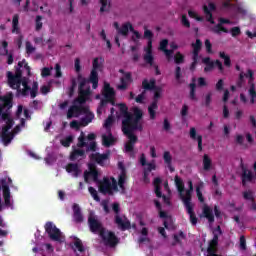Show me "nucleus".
I'll list each match as a JSON object with an SVG mask.
<instances>
[{"instance_id":"1","label":"nucleus","mask_w":256,"mask_h":256,"mask_svg":"<svg viewBox=\"0 0 256 256\" xmlns=\"http://www.w3.org/2000/svg\"><path fill=\"white\" fill-rule=\"evenodd\" d=\"M0 101L3 102V104H0V119L6 122V124L2 126V139L6 143H10V141L13 139V134H7V131H9V129H13L15 121L11 117V112H9V110L5 111V109H7V107L8 109H11V107H13V104L11 102V98H9L8 96L0 95Z\"/></svg>"},{"instance_id":"2","label":"nucleus","mask_w":256,"mask_h":256,"mask_svg":"<svg viewBox=\"0 0 256 256\" xmlns=\"http://www.w3.org/2000/svg\"><path fill=\"white\" fill-rule=\"evenodd\" d=\"M119 111L124 117L122 120V126L133 123L135 119H138L137 121H143V110H141L139 107H133L131 113L129 112V107H127V104L121 103L119 104Z\"/></svg>"},{"instance_id":"3","label":"nucleus","mask_w":256,"mask_h":256,"mask_svg":"<svg viewBox=\"0 0 256 256\" xmlns=\"http://www.w3.org/2000/svg\"><path fill=\"white\" fill-rule=\"evenodd\" d=\"M78 81H79V86H78V97L74 100L75 105H85L87 101H89V96L91 95V87H88L85 89V86L89 82V79L83 77V75L78 74Z\"/></svg>"},{"instance_id":"4","label":"nucleus","mask_w":256,"mask_h":256,"mask_svg":"<svg viewBox=\"0 0 256 256\" xmlns=\"http://www.w3.org/2000/svg\"><path fill=\"white\" fill-rule=\"evenodd\" d=\"M176 189L178 191V195L183 203H189L193 197V181H188V189L185 193V184L183 183V179L178 175L174 178ZM185 193V194H184Z\"/></svg>"},{"instance_id":"5","label":"nucleus","mask_w":256,"mask_h":256,"mask_svg":"<svg viewBox=\"0 0 256 256\" xmlns=\"http://www.w3.org/2000/svg\"><path fill=\"white\" fill-rule=\"evenodd\" d=\"M103 63L105 60L102 57H96L92 62V70L88 77V82L92 84L93 89L99 87V73L97 71H103Z\"/></svg>"},{"instance_id":"6","label":"nucleus","mask_w":256,"mask_h":256,"mask_svg":"<svg viewBox=\"0 0 256 256\" xmlns=\"http://www.w3.org/2000/svg\"><path fill=\"white\" fill-rule=\"evenodd\" d=\"M133 131H143L142 120L138 121V118H136L132 123L122 126V133L128 137V143L135 145V143L138 141V138L135 134H133Z\"/></svg>"},{"instance_id":"7","label":"nucleus","mask_w":256,"mask_h":256,"mask_svg":"<svg viewBox=\"0 0 256 256\" xmlns=\"http://www.w3.org/2000/svg\"><path fill=\"white\" fill-rule=\"evenodd\" d=\"M98 191L102 193V195H114L118 193L119 187H117V179H115V177H111L110 179L104 177L99 182Z\"/></svg>"},{"instance_id":"8","label":"nucleus","mask_w":256,"mask_h":256,"mask_svg":"<svg viewBox=\"0 0 256 256\" xmlns=\"http://www.w3.org/2000/svg\"><path fill=\"white\" fill-rule=\"evenodd\" d=\"M21 85L24 87L23 89L20 88V91L18 93H21L22 97H27L29 95L30 91V97L31 99H35L39 93V83L37 81H34L31 86H29V79L27 77L21 78Z\"/></svg>"},{"instance_id":"9","label":"nucleus","mask_w":256,"mask_h":256,"mask_svg":"<svg viewBox=\"0 0 256 256\" xmlns=\"http://www.w3.org/2000/svg\"><path fill=\"white\" fill-rule=\"evenodd\" d=\"M112 211L116 213L114 222L118 226V229H120V231H129V229H131V221L127 218L123 220V218L119 216V211H121L119 203L112 204Z\"/></svg>"},{"instance_id":"10","label":"nucleus","mask_w":256,"mask_h":256,"mask_svg":"<svg viewBox=\"0 0 256 256\" xmlns=\"http://www.w3.org/2000/svg\"><path fill=\"white\" fill-rule=\"evenodd\" d=\"M44 229L51 241H58L59 243H61V230L57 228V226L53 224V222H46L44 225Z\"/></svg>"},{"instance_id":"11","label":"nucleus","mask_w":256,"mask_h":256,"mask_svg":"<svg viewBox=\"0 0 256 256\" xmlns=\"http://www.w3.org/2000/svg\"><path fill=\"white\" fill-rule=\"evenodd\" d=\"M102 95L104 99H102V105H107L111 103L115 105V89L111 87V84L105 82L102 90Z\"/></svg>"},{"instance_id":"12","label":"nucleus","mask_w":256,"mask_h":256,"mask_svg":"<svg viewBox=\"0 0 256 256\" xmlns=\"http://www.w3.org/2000/svg\"><path fill=\"white\" fill-rule=\"evenodd\" d=\"M88 226L91 233H99V235H103V232L105 231L103 224L93 213H90L88 216Z\"/></svg>"},{"instance_id":"13","label":"nucleus","mask_w":256,"mask_h":256,"mask_svg":"<svg viewBox=\"0 0 256 256\" xmlns=\"http://www.w3.org/2000/svg\"><path fill=\"white\" fill-rule=\"evenodd\" d=\"M193 52H192V63L190 65V71H195L197 69V65L199 63V53L201 51V47H203V42L200 39H196V43L192 44Z\"/></svg>"},{"instance_id":"14","label":"nucleus","mask_w":256,"mask_h":256,"mask_svg":"<svg viewBox=\"0 0 256 256\" xmlns=\"http://www.w3.org/2000/svg\"><path fill=\"white\" fill-rule=\"evenodd\" d=\"M102 241L109 247H116L119 244V238L116 237L115 232L105 233V230L100 234Z\"/></svg>"},{"instance_id":"15","label":"nucleus","mask_w":256,"mask_h":256,"mask_svg":"<svg viewBox=\"0 0 256 256\" xmlns=\"http://www.w3.org/2000/svg\"><path fill=\"white\" fill-rule=\"evenodd\" d=\"M88 169L89 171L84 172L85 183H89V177H92L93 181L97 183V181H99V171L97 170L95 163H89Z\"/></svg>"},{"instance_id":"16","label":"nucleus","mask_w":256,"mask_h":256,"mask_svg":"<svg viewBox=\"0 0 256 256\" xmlns=\"http://www.w3.org/2000/svg\"><path fill=\"white\" fill-rule=\"evenodd\" d=\"M109 157H111V151L109 150L104 154L97 152L90 155L91 161H95L100 167H105V162L109 161Z\"/></svg>"},{"instance_id":"17","label":"nucleus","mask_w":256,"mask_h":256,"mask_svg":"<svg viewBox=\"0 0 256 256\" xmlns=\"http://www.w3.org/2000/svg\"><path fill=\"white\" fill-rule=\"evenodd\" d=\"M7 78L9 87H11V89H16L19 93V91H21V79L14 76L11 71L7 72Z\"/></svg>"},{"instance_id":"18","label":"nucleus","mask_w":256,"mask_h":256,"mask_svg":"<svg viewBox=\"0 0 256 256\" xmlns=\"http://www.w3.org/2000/svg\"><path fill=\"white\" fill-rule=\"evenodd\" d=\"M145 63H147L150 66H153V61H155V58L153 57V41H148V46L145 48V54L143 57Z\"/></svg>"},{"instance_id":"19","label":"nucleus","mask_w":256,"mask_h":256,"mask_svg":"<svg viewBox=\"0 0 256 256\" xmlns=\"http://www.w3.org/2000/svg\"><path fill=\"white\" fill-rule=\"evenodd\" d=\"M120 82L121 84L117 86V89H119V91H125L127 87H129V83L133 82L131 72H126L124 77L120 78Z\"/></svg>"},{"instance_id":"20","label":"nucleus","mask_w":256,"mask_h":256,"mask_svg":"<svg viewBox=\"0 0 256 256\" xmlns=\"http://www.w3.org/2000/svg\"><path fill=\"white\" fill-rule=\"evenodd\" d=\"M189 135L192 141H197L198 151H203V136L197 135V129H195V127L190 128Z\"/></svg>"},{"instance_id":"21","label":"nucleus","mask_w":256,"mask_h":256,"mask_svg":"<svg viewBox=\"0 0 256 256\" xmlns=\"http://www.w3.org/2000/svg\"><path fill=\"white\" fill-rule=\"evenodd\" d=\"M183 203L190 217V223H192V225H197L198 219H197V216L195 215V211L193 210V204L191 202H183Z\"/></svg>"},{"instance_id":"22","label":"nucleus","mask_w":256,"mask_h":256,"mask_svg":"<svg viewBox=\"0 0 256 256\" xmlns=\"http://www.w3.org/2000/svg\"><path fill=\"white\" fill-rule=\"evenodd\" d=\"M157 87V80H155V78L150 79V81L147 79L142 81V88L145 93H147V91H155Z\"/></svg>"},{"instance_id":"23","label":"nucleus","mask_w":256,"mask_h":256,"mask_svg":"<svg viewBox=\"0 0 256 256\" xmlns=\"http://www.w3.org/2000/svg\"><path fill=\"white\" fill-rule=\"evenodd\" d=\"M241 179H242V185L245 187L247 183H251V181H253V172L248 170L246 167L242 166Z\"/></svg>"},{"instance_id":"24","label":"nucleus","mask_w":256,"mask_h":256,"mask_svg":"<svg viewBox=\"0 0 256 256\" xmlns=\"http://www.w3.org/2000/svg\"><path fill=\"white\" fill-rule=\"evenodd\" d=\"M202 213L205 219H207L209 223H215V215L213 214V209H211L209 205L207 204L203 205Z\"/></svg>"},{"instance_id":"25","label":"nucleus","mask_w":256,"mask_h":256,"mask_svg":"<svg viewBox=\"0 0 256 256\" xmlns=\"http://www.w3.org/2000/svg\"><path fill=\"white\" fill-rule=\"evenodd\" d=\"M163 159L170 173H175V167H173V156H171V152L165 151L163 153Z\"/></svg>"},{"instance_id":"26","label":"nucleus","mask_w":256,"mask_h":256,"mask_svg":"<svg viewBox=\"0 0 256 256\" xmlns=\"http://www.w3.org/2000/svg\"><path fill=\"white\" fill-rule=\"evenodd\" d=\"M67 173H71L74 177H79L81 175V168H79V164L77 163H68L66 165Z\"/></svg>"},{"instance_id":"27","label":"nucleus","mask_w":256,"mask_h":256,"mask_svg":"<svg viewBox=\"0 0 256 256\" xmlns=\"http://www.w3.org/2000/svg\"><path fill=\"white\" fill-rule=\"evenodd\" d=\"M11 129H8L7 130V135L9 134H12L13 137L12 139L10 140V142H7L5 140H3V130L0 132V138L2 139V143L5 147H7L8 145H10V143L13 141V139H15V135H17V133H19L21 131V126L20 125H17L14 127L13 131L9 132Z\"/></svg>"},{"instance_id":"28","label":"nucleus","mask_w":256,"mask_h":256,"mask_svg":"<svg viewBox=\"0 0 256 256\" xmlns=\"http://www.w3.org/2000/svg\"><path fill=\"white\" fill-rule=\"evenodd\" d=\"M86 155H85V150L83 149H74L71 153H70V161H77V159L81 158V159H85Z\"/></svg>"},{"instance_id":"29","label":"nucleus","mask_w":256,"mask_h":256,"mask_svg":"<svg viewBox=\"0 0 256 256\" xmlns=\"http://www.w3.org/2000/svg\"><path fill=\"white\" fill-rule=\"evenodd\" d=\"M108 135L102 136V143L104 147H111L113 143H115V137H113V134L111 133V130L107 131Z\"/></svg>"},{"instance_id":"30","label":"nucleus","mask_w":256,"mask_h":256,"mask_svg":"<svg viewBox=\"0 0 256 256\" xmlns=\"http://www.w3.org/2000/svg\"><path fill=\"white\" fill-rule=\"evenodd\" d=\"M129 31H133V24L130 22H126L118 30V33H119V35H122L123 37H127V35H129Z\"/></svg>"},{"instance_id":"31","label":"nucleus","mask_w":256,"mask_h":256,"mask_svg":"<svg viewBox=\"0 0 256 256\" xmlns=\"http://www.w3.org/2000/svg\"><path fill=\"white\" fill-rule=\"evenodd\" d=\"M73 211H74V221L76 223H83V214L81 213V208L78 204L73 205Z\"/></svg>"},{"instance_id":"32","label":"nucleus","mask_w":256,"mask_h":256,"mask_svg":"<svg viewBox=\"0 0 256 256\" xmlns=\"http://www.w3.org/2000/svg\"><path fill=\"white\" fill-rule=\"evenodd\" d=\"M202 63L206 65L204 67V72L209 73L212 69H215V62L211 61L210 57H205L202 59Z\"/></svg>"},{"instance_id":"33","label":"nucleus","mask_w":256,"mask_h":256,"mask_svg":"<svg viewBox=\"0 0 256 256\" xmlns=\"http://www.w3.org/2000/svg\"><path fill=\"white\" fill-rule=\"evenodd\" d=\"M202 163L204 171H211V167H213V160H211V157H209L207 154H204Z\"/></svg>"},{"instance_id":"34","label":"nucleus","mask_w":256,"mask_h":256,"mask_svg":"<svg viewBox=\"0 0 256 256\" xmlns=\"http://www.w3.org/2000/svg\"><path fill=\"white\" fill-rule=\"evenodd\" d=\"M12 33L19 35L21 33L19 28V14H15L12 18Z\"/></svg>"},{"instance_id":"35","label":"nucleus","mask_w":256,"mask_h":256,"mask_svg":"<svg viewBox=\"0 0 256 256\" xmlns=\"http://www.w3.org/2000/svg\"><path fill=\"white\" fill-rule=\"evenodd\" d=\"M254 75H255V72H253V70H251V69H248L247 73L244 74V77H246L248 79L249 88L255 87V76Z\"/></svg>"},{"instance_id":"36","label":"nucleus","mask_w":256,"mask_h":256,"mask_svg":"<svg viewBox=\"0 0 256 256\" xmlns=\"http://www.w3.org/2000/svg\"><path fill=\"white\" fill-rule=\"evenodd\" d=\"M157 109H159V106L155 103H151V105L148 106V113L152 121L157 117Z\"/></svg>"},{"instance_id":"37","label":"nucleus","mask_w":256,"mask_h":256,"mask_svg":"<svg viewBox=\"0 0 256 256\" xmlns=\"http://www.w3.org/2000/svg\"><path fill=\"white\" fill-rule=\"evenodd\" d=\"M74 107H79V105L75 104L70 106L67 112V119H73V117H79V110L74 109Z\"/></svg>"},{"instance_id":"38","label":"nucleus","mask_w":256,"mask_h":256,"mask_svg":"<svg viewBox=\"0 0 256 256\" xmlns=\"http://www.w3.org/2000/svg\"><path fill=\"white\" fill-rule=\"evenodd\" d=\"M203 11L206 15V20L208 23H211V25H215V20H213V13H211V10H209V7L207 5L203 6Z\"/></svg>"},{"instance_id":"39","label":"nucleus","mask_w":256,"mask_h":256,"mask_svg":"<svg viewBox=\"0 0 256 256\" xmlns=\"http://www.w3.org/2000/svg\"><path fill=\"white\" fill-rule=\"evenodd\" d=\"M163 92V88H161V86H158L155 90H154V96H153V101L152 103H155V105H157L159 103V99H161V93Z\"/></svg>"},{"instance_id":"40","label":"nucleus","mask_w":256,"mask_h":256,"mask_svg":"<svg viewBox=\"0 0 256 256\" xmlns=\"http://www.w3.org/2000/svg\"><path fill=\"white\" fill-rule=\"evenodd\" d=\"M95 118V115L93 113L87 114L84 118L81 119V126L87 127L91 121Z\"/></svg>"},{"instance_id":"41","label":"nucleus","mask_w":256,"mask_h":256,"mask_svg":"<svg viewBox=\"0 0 256 256\" xmlns=\"http://www.w3.org/2000/svg\"><path fill=\"white\" fill-rule=\"evenodd\" d=\"M219 57L224 60L225 67H231V57L229 55L225 52H219Z\"/></svg>"},{"instance_id":"42","label":"nucleus","mask_w":256,"mask_h":256,"mask_svg":"<svg viewBox=\"0 0 256 256\" xmlns=\"http://www.w3.org/2000/svg\"><path fill=\"white\" fill-rule=\"evenodd\" d=\"M219 245V235L214 233L213 239L209 242L208 249H217Z\"/></svg>"},{"instance_id":"43","label":"nucleus","mask_w":256,"mask_h":256,"mask_svg":"<svg viewBox=\"0 0 256 256\" xmlns=\"http://www.w3.org/2000/svg\"><path fill=\"white\" fill-rule=\"evenodd\" d=\"M190 87V99L192 101H197V96L195 94V91L197 89V84H195V82H192L189 84Z\"/></svg>"},{"instance_id":"44","label":"nucleus","mask_w":256,"mask_h":256,"mask_svg":"<svg viewBox=\"0 0 256 256\" xmlns=\"http://www.w3.org/2000/svg\"><path fill=\"white\" fill-rule=\"evenodd\" d=\"M77 147L83 149V147H87V139L85 138V134L81 132V135L78 138Z\"/></svg>"},{"instance_id":"45","label":"nucleus","mask_w":256,"mask_h":256,"mask_svg":"<svg viewBox=\"0 0 256 256\" xmlns=\"http://www.w3.org/2000/svg\"><path fill=\"white\" fill-rule=\"evenodd\" d=\"M174 62L176 65H181L182 63H185V56L181 54V52H176L174 55Z\"/></svg>"},{"instance_id":"46","label":"nucleus","mask_w":256,"mask_h":256,"mask_svg":"<svg viewBox=\"0 0 256 256\" xmlns=\"http://www.w3.org/2000/svg\"><path fill=\"white\" fill-rule=\"evenodd\" d=\"M114 121L115 118L113 117V115L107 117V119L104 122V127L107 131H111V126L113 125Z\"/></svg>"},{"instance_id":"47","label":"nucleus","mask_w":256,"mask_h":256,"mask_svg":"<svg viewBox=\"0 0 256 256\" xmlns=\"http://www.w3.org/2000/svg\"><path fill=\"white\" fill-rule=\"evenodd\" d=\"M74 247H76L80 253H85V246H83L81 239L77 237H75Z\"/></svg>"},{"instance_id":"48","label":"nucleus","mask_w":256,"mask_h":256,"mask_svg":"<svg viewBox=\"0 0 256 256\" xmlns=\"http://www.w3.org/2000/svg\"><path fill=\"white\" fill-rule=\"evenodd\" d=\"M201 187H203V182H201L200 185L196 187V195L200 203H205V198L203 197V192H201Z\"/></svg>"},{"instance_id":"49","label":"nucleus","mask_w":256,"mask_h":256,"mask_svg":"<svg viewBox=\"0 0 256 256\" xmlns=\"http://www.w3.org/2000/svg\"><path fill=\"white\" fill-rule=\"evenodd\" d=\"M18 67L24 68L25 71H27L28 76L31 75V67L29 66V64L27 63V61L25 59L18 62Z\"/></svg>"},{"instance_id":"50","label":"nucleus","mask_w":256,"mask_h":256,"mask_svg":"<svg viewBox=\"0 0 256 256\" xmlns=\"http://www.w3.org/2000/svg\"><path fill=\"white\" fill-rule=\"evenodd\" d=\"M243 198L246 201H251V203H253L255 201V196L253 195V191H251V190L244 191L243 192Z\"/></svg>"},{"instance_id":"51","label":"nucleus","mask_w":256,"mask_h":256,"mask_svg":"<svg viewBox=\"0 0 256 256\" xmlns=\"http://www.w3.org/2000/svg\"><path fill=\"white\" fill-rule=\"evenodd\" d=\"M100 1V13H105V11H109L111 9V4L107 3V0H99Z\"/></svg>"},{"instance_id":"52","label":"nucleus","mask_w":256,"mask_h":256,"mask_svg":"<svg viewBox=\"0 0 256 256\" xmlns=\"http://www.w3.org/2000/svg\"><path fill=\"white\" fill-rule=\"evenodd\" d=\"M60 143L63 147H71V144L73 143V136H67L61 140Z\"/></svg>"},{"instance_id":"53","label":"nucleus","mask_w":256,"mask_h":256,"mask_svg":"<svg viewBox=\"0 0 256 256\" xmlns=\"http://www.w3.org/2000/svg\"><path fill=\"white\" fill-rule=\"evenodd\" d=\"M88 191H89L90 195H92L94 201H101V198L99 197V194L97 193V190L95 188H93V186H90L88 188Z\"/></svg>"},{"instance_id":"54","label":"nucleus","mask_w":256,"mask_h":256,"mask_svg":"<svg viewBox=\"0 0 256 256\" xmlns=\"http://www.w3.org/2000/svg\"><path fill=\"white\" fill-rule=\"evenodd\" d=\"M74 109L78 110V115H87L89 113V107L82 106V104L74 107Z\"/></svg>"},{"instance_id":"55","label":"nucleus","mask_w":256,"mask_h":256,"mask_svg":"<svg viewBox=\"0 0 256 256\" xmlns=\"http://www.w3.org/2000/svg\"><path fill=\"white\" fill-rule=\"evenodd\" d=\"M43 19L42 16H36V20H35V23H36V27H35V30L36 31H41V29H43V22H41Z\"/></svg>"},{"instance_id":"56","label":"nucleus","mask_w":256,"mask_h":256,"mask_svg":"<svg viewBox=\"0 0 256 256\" xmlns=\"http://www.w3.org/2000/svg\"><path fill=\"white\" fill-rule=\"evenodd\" d=\"M224 87H225V81L223 79H219L215 85L216 91L221 93V91H223Z\"/></svg>"},{"instance_id":"57","label":"nucleus","mask_w":256,"mask_h":256,"mask_svg":"<svg viewBox=\"0 0 256 256\" xmlns=\"http://www.w3.org/2000/svg\"><path fill=\"white\" fill-rule=\"evenodd\" d=\"M248 93L251 97L250 103L253 105V103H255V99H256L255 87H250L249 90H248Z\"/></svg>"},{"instance_id":"58","label":"nucleus","mask_w":256,"mask_h":256,"mask_svg":"<svg viewBox=\"0 0 256 256\" xmlns=\"http://www.w3.org/2000/svg\"><path fill=\"white\" fill-rule=\"evenodd\" d=\"M214 67H217L218 68V71L220 73H225V68L223 67V62L220 61V60H216L214 61Z\"/></svg>"},{"instance_id":"59","label":"nucleus","mask_w":256,"mask_h":256,"mask_svg":"<svg viewBox=\"0 0 256 256\" xmlns=\"http://www.w3.org/2000/svg\"><path fill=\"white\" fill-rule=\"evenodd\" d=\"M26 53L28 55H31V53H35V46L31 44V42L27 41L26 42Z\"/></svg>"},{"instance_id":"60","label":"nucleus","mask_w":256,"mask_h":256,"mask_svg":"<svg viewBox=\"0 0 256 256\" xmlns=\"http://www.w3.org/2000/svg\"><path fill=\"white\" fill-rule=\"evenodd\" d=\"M230 33L232 37H239L241 35V28L238 26L231 28Z\"/></svg>"},{"instance_id":"61","label":"nucleus","mask_w":256,"mask_h":256,"mask_svg":"<svg viewBox=\"0 0 256 256\" xmlns=\"http://www.w3.org/2000/svg\"><path fill=\"white\" fill-rule=\"evenodd\" d=\"M181 23L184 27H187V29H189V27H191V22H189V19H187V15H185V14L182 15Z\"/></svg>"},{"instance_id":"62","label":"nucleus","mask_w":256,"mask_h":256,"mask_svg":"<svg viewBox=\"0 0 256 256\" xmlns=\"http://www.w3.org/2000/svg\"><path fill=\"white\" fill-rule=\"evenodd\" d=\"M240 249L242 251L247 250V240L245 239V236H240Z\"/></svg>"},{"instance_id":"63","label":"nucleus","mask_w":256,"mask_h":256,"mask_svg":"<svg viewBox=\"0 0 256 256\" xmlns=\"http://www.w3.org/2000/svg\"><path fill=\"white\" fill-rule=\"evenodd\" d=\"M167 45H169V40L163 39L160 41L159 49L160 51H165L167 49Z\"/></svg>"},{"instance_id":"64","label":"nucleus","mask_w":256,"mask_h":256,"mask_svg":"<svg viewBox=\"0 0 256 256\" xmlns=\"http://www.w3.org/2000/svg\"><path fill=\"white\" fill-rule=\"evenodd\" d=\"M145 91H142L141 94H139L136 98L135 101L136 103H143V100L145 99Z\"/></svg>"}]
</instances>
